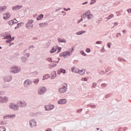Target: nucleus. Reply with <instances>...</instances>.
<instances>
[{"label":"nucleus","mask_w":131,"mask_h":131,"mask_svg":"<svg viewBox=\"0 0 131 131\" xmlns=\"http://www.w3.org/2000/svg\"><path fill=\"white\" fill-rule=\"evenodd\" d=\"M55 52H57V50H51L50 53L51 54H53V53H55Z\"/></svg>","instance_id":"nucleus-38"},{"label":"nucleus","mask_w":131,"mask_h":131,"mask_svg":"<svg viewBox=\"0 0 131 131\" xmlns=\"http://www.w3.org/2000/svg\"><path fill=\"white\" fill-rule=\"evenodd\" d=\"M128 13H131V8L127 10Z\"/></svg>","instance_id":"nucleus-51"},{"label":"nucleus","mask_w":131,"mask_h":131,"mask_svg":"<svg viewBox=\"0 0 131 131\" xmlns=\"http://www.w3.org/2000/svg\"><path fill=\"white\" fill-rule=\"evenodd\" d=\"M9 101V99L7 97H0L1 103H7Z\"/></svg>","instance_id":"nucleus-6"},{"label":"nucleus","mask_w":131,"mask_h":131,"mask_svg":"<svg viewBox=\"0 0 131 131\" xmlns=\"http://www.w3.org/2000/svg\"><path fill=\"white\" fill-rule=\"evenodd\" d=\"M14 39H15V37H12V35H11V38H10L9 39H7L6 40V42L7 43H10V45H9V47L12 46V45H14V42H12V40H14Z\"/></svg>","instance_id":"nucleus-4"},{"label":"nucleus","mask_w":131,"mask_h":131,"mask_svg":"<svg viewBox=\"0 0 131 131\" xmlns=\"http://www.w3.org/2000/svg\"><path fill=\"white\" fill-rule=\"evenodd\" d=\"M93 17H94V15L93 14H91V10H90V12L87 14V18L88 20H91L93 18Z\"/></svg>","instance_id":"nucleus-12"},{"label":"nucleus","mask_w":131,"mask_h":131,"mask_svg":"<svg viewBox=\"0 0 131 131\" xmlns=\"http://www.w3.org/2000/svg\"><path fill=\"white\" fill-rule=\"evenodd\" d=\"M52 50H62V48L59 47V46H54L52 48Z\"/></svg>","instance_id":"nucleus-25"},{"label":"nucleus","mask_w":131,"mask_h":131,"mask_svg":"<svg viewBox=\"0 0 131 131\" xmlns=\"http://www.w3.org/2000/svg\"><path fill=\"white\" fill-rule=\"evenodd\" d=\"M39 27H45V26H43V24L41 23V24H39Z\"/></svg>","instance_id":"nucleus-43"},{"label":"nucleus","mask_w":131,"mask_h":131,"mask_svg":"<svg viewBox=\"0 0 131 131\" xmlns=\"http://www.w3.org/2000/svg\"><path fill=\"white\" fill-rule=\"evenodd\" d=\"M39 81V80L38 79H36L34 80V82L35 83H38Z\"/></svg>","instance_id":"nucleus-33"},{"label":"nucleus","mask_w":131,"mask_h":131,"mask_svg":"<svg viewBox=\"0 0 131 131\" xmlns=\"http://www.w3.org/2000/svg\"><path fill=\"white\" fill-rule=\"evenodd\" d=\"M61 9H62V8H58V9H56L55 12H59V11H60V10H61Z\"/></svg>","instance_id":"nucleus-42"},{"label":"nucleus","mask_w":131,"mask_h":131,"mask_svg":"<svg viewBox=\"0 0 131 131\" xmlns=\"http://www.w3.org/2000/svg\"><path fill=\"white\" fill-rule=\"evenodd\" d=\"M116 37H119V36H121V34L120 33H118L116 34Z\"/></svg>","instance_id":"nucleus-35"},{"label":"nucleus","mask_w":131,"mask_h":131,"mask_svg":"<svg viewBox=\"0 0 131 131\" xmlns=\"http://www.w3.org/2000/svg\"><path fill=\"white\" fill-rule=\"evenodd\" d=\"M126 32L125 30H124L122 31L123 33H124V32Z\"/></svg>","instance_id":"nucleus-56"},{"label":"nucleus","mask_w":131,"mask_h":131,"mask_svg":"<svg viewBox=\"0 0 131 131\" xmlns=\"http://www.w3.org/2000/svg\"><path fill=\"white\" fill-rule=\"evenodd\" d=\"M83 33H85V31H80L76 33L77 35H81V34H83Z\"/></svg>","instance_id":"nucleus-24"},{"label":"nucleus","mask_w":131,"mask_h":131,"mask_svg":"<svg viewBox=\"0 0 131 131\" xmlns=\"http://www.w3.org/2000/svg\"><path fill=\"white\" fill-rule=\"evenodd\" d=\"M82 80H84V81H88V79L86 78H83L82 79Z\"/></svg>","instance_id":"nucleus-44"},{"label":"nucleus","mask_w":131,"mask_h":131,"mask_svg":"<svg viewBox=\"0 0 131 131\" xmlns=\"http://www.w3.org/2000/svg\"><path fill=\"white\" fill-rule=\"evenodd\" d=\"M46 92H47V88H46V87H40L38 90V94H39V95L45 94Z\"/></svg>","instance_id":"nucleus-1"},{"label":"nucleus","mask_w":131,"mask_h":131,"mask_svg":"<svg viewBox=\"0 0 131 131\" xmlns=\"http://www.w3.org/2000/svg\"><path fill=\"white\" fill-rule=\"evenodd\" d=\"M50 77V75L49 74L45 75V76H43V80H45L46 79H48Z\"/></svg>","instance_id":"nucleus-26"},{"label":"nucleus","mask_w":131,"mask_h":131,"mask_svg":"<svg viewBox=\"0 0 131 131\" xmlns=\"http://www.w3.org/2000/svg\"><path fill=\"white\" fill-rule=\"evenodd\" d=\"M56 66V64L53 65V67H55Z\"/></svg>","instance_id":"nucleus-60"},{"label":"nucleus","mask_w":131,"mask_h":131,"mask_svg":"<svg viewBox=\"0 0 131 131\" xmlns=\"http://www.w3.org/2000/svg\"><path fill=\"white\" fill-rule=\"evenodd\" d=\"M84 27H86V25H84Z\"/></svg>","instance_id":"nucleus-57"},{"label":"nucleus","mask_w":131,"mask_h":131,"mask_svg":"<svg viewBox=\"0 0 131 131\" xmlns=\"http://www.w3.org/2000/svg\"><path fill=\"white\" fill-rule=\"evenodd\" d=\"M61 13H62L63 14H63V16H65V15H66V12H65V11H62L61 12Z\"/></svg>","instance_id":"nucleus-50"},{"label":"nucleus","mask_w":131,"mask_h":131,"mask_svg":"<svg viewBox=\"0 0 131 131\" xmlns=\"http://www.w3.org/2000/svg\"><path fill=\"white\" fill-rule=\"evenodd\" d=\"M0 131H6V128L5 127H0Z\"/></svg>","instance_id":"nucleus-32"},{"label":"nucleus","mask_w":131,"mask_h":131,"mask_svg":"<svg viewBox=\"0 0 131 131\" xmlns=\"http://www.w3.org/2000/svg\"><path fill=\"white\" fill-rule=\"evenodd\" d=\"M6 10H7V7L6 6L0 7V13L5 12V11H6Z\"/></svg>","instance_id":"nucleus-18"},{"label":"nucleus","mask_w":131,"mask_h":131,"mask_svg":"<svg viewBox=\"0 0 131 131\" xmlns=\"http://www.w3.org/2000/svg\"><path fill=\"white\" fill-rule=\"evenodd\" d=\"M23 8V6L22 5H16L15 6L12 7V11H17L18 10H20Z\"/></svg>","instance_id":"nucleus-5"},{"label":"nucleus","mask_w":131,"mask_h":131,"mask_svg":"<svg viewBox=\"0 0 131 131\" xmlns=\"http://www.w3.org/2000/svg\"><path fill=\"white\" fill-rule=\"evenodd\" d=\"M11 17L10 13L9 12L6 13V14H4L3 19L6 20V19H9Z\"/></svg>","instance_id":"nucleus-11"},{"label":"nucleus","mask_w":131,"mask_h":131,"mask_svg":"<svg viewBox=\"0 0 131 131\" xmlns=\"http://www.w3.org/2000/svg\"><path fill=\"white\" fill-rule=\"evenodd\" d=\"M18 103L20 104L21 107H25L26 106V102L24 101H18Z\"/></svg>","instance_id":"nucleus-14"},{"label":"nucleus","mask_w":131,"mask_h":131,"mask_svg":"<svg viewBox=\"0 0 131 131\" xmlns=\"http://www.w3.org/2000/svg\"><path fill=\"white\" fill-rule=\"evenodd\" d=\"M43 24V26L45 27L48 25V23H42Z\"/></svg>","instance_id":"nucleus-49"},{"label":"nucleus","mask_w":131,"mask_h":131,"mask_svg":"<svg viewBox=\"0 0 131 131\" xmlns=\"http://www.w3.org/2000/svg\"><path fill=\"white\" fill-rule=\"evenodd\" d=\"M64 10L66 11H70L71 9L70 8H68V9H66V8H63Z\"/></svg>","instance_id":"nucleus-40"},{"label":"nucleus","mask_w":131,"mask_h":131,"mask_svg":"<svg viewBox=\"0 0 131 131\" xmlns=\"http://www.w3.org/2000/svg\"><path fill=\"white\" fill-rule=\"evenodd\" d=\"M10 38H11V34L8 33H6L4 39H10Z\"/></svg>","instance_id":"nucleus-17"},{"label":"nucleus","mask_w":131,"mask_h":131,"mask_svg":"<svg viewBox=\"0 0 131 131\" xmlns=\"http://www.w3.org/2000/svg\"><path fill=\"white\" fill-rule=\"evenodd\" d=\"M52 109H54V105H47L45 106L46 111H50V110H52Z\"/></svg>","instance_id":"nucleus-7"},{"label":"nucleus","mask_w":131,"mask_h":131,"mask_svg":"<svg viewBox=\"0 0 131 131\" xmlns=\"http://www.w3.org/2000/svg\"><path fill=\"white\" fill-rule=\"evenodd\" d=\"M102 41H97L96 42V43L97 45H101V43H102Z\"/></svg>","instance_id":"nucleus-37"},{"label":"nucleus","mask_w":131,"mask_h":131,"mask_svg":"<svg viewBox=\"0 0 131 131\" xmlns=\"http://www.w3.org/2000/svg\"><path fill=\"white\" fill-rule=\"evenodd\" d=\"M33 23V20H29L28 22V23H27V24H31V25H33L32 23Z\"/></svg>","instance_id":"nucleus-30"},{"label":"nucleus","mask_w":131,"mask_h":131,"mask_svg":"<svg viewBox=\"0 0 131 131\" xmlns=\"http://www.w3.org/2000/svg\"><path fill=\"white\" fill-rule=\"evenodd\" d=\"M12 24H17V23H18V21L16 18L12 19Z\"/></svg>","instance_id":"nucleus-27"},{"label":"nucleus","mask_w":131,"mask_h":131,"mask_svg":"<svg viewBox=\"0 0 131 131\" xmlns=\"http://www.w3.org/2000/svg\"><path fill=\"white\" fill-rule=\"evenodd\" d=\"M43 18V14H41L37 17L36 19L37 21H39V20H41V19H42Z\"/></svg>","instance_id":"nucleus-21"},{"label":"nucleus","mask_w":131,"mask_h":131,"mask_svg":"<svg viewBox=\"0 0 131 131\" xmlns=\"http://www.w3.org/2000/svg\"><path fill=\"white\" fill-rule=\"evenodd\" d=\"M102 50H104V47H103V48L102 49Z\"/></svg>","instance_id":"nucleus-64"},{"label":"nucleus","mask_w":131,"mask_h":131,"mask_svg":"<svg viewBox=\"0 0 131 131\" xmlns=\"http://www.w3.org/2000/svg\"><path fill=\"white\" fill-rule=\"evenodd\" d=\"M96 2H97V0H92L90 3V5H94Z\"/></svg>","instance_id":"nucleus-31"},{"label":"nucleus","mask_w":131,"mask_h":131,"mask_svg":"<svg viewBox=\"0 0 131 131\" xmlns=\"http://www.w3.org/2000/svg\"><path fill=\"white\" fill-rule=\"evenodd\" d=\"M8 24H9V25H13V21L12 20H10L8 22Z\"/></svg>","instance_id":"nucleus-36"},{"label":"nucleus","mask_w":131,"mask_h":131,"mask_svg":"<svg viewBox=\"0 0 131 131\" xmlns=\"http://www.w3.org/2000/svg\"><path fill=\"white\" fill-rule=\"evenodd\" d=\"M2 48L0 46V50H2Z\"/></svg>","instance_id":"nucleus-61"},{"label":"nucleus","mask_w":131,"mask_h":131,"mask_svg":"<svg viewBox=\"0 0 131 131\" xmlns=\"http://www.w3.org/2000/svg\"><path fill=\"white\" fill-rule=\"evenodd\" d=\"M32 82L30 81V80H27L24 82V86H28V85L31 84Z\"/></svg>","instance_id":"nucleus-13"},{"label":"nucleus","mask_w":131,"mask_h":131,"mask_svg":"<svg viewBox=\"0 0 131 131\" xmlns=\"http://www.w3.org/2000/svg\"><path fill=\"white\" fill-rule=\"evenodd\" d=\"M56 76H57V75L56 74V72H54L52 73V76L51 77H52V79L55 78V77H56Z\"/></svg>","instance_id":"nucleus-29"},{"label":"nucleus","mask_w":131,"mask_h":131,"mask_svg":"<svg viewBox=\"0 0 131 131\" xmlns=\"http://www.w3.org/2000/svg\"><path fill=\"white\" fill-rule=\"evenodd\" d=\"M58 74H60L61 73H66V70L63 69H61L59 71L57 72Z\"/></svg>","instance_id":"nucleus-22"},{"label":"nucleus","mask_w":131,"mask_h":131,"mask_svg":"<svg viewBox=\"0 0 131 131\" xmlns=\"http://www.w3.org/2000/svg\"><path fill=\"white\" fill-rule=\"evenodd\" d=\"M30 124L32 127L33 126H36V122L34 120H31L30 121Z\"/></svg>","instance_id":"nucleus-8"},{"label":"nucleus","mask_w":131,"mask_h":131,"mask_svg":"<svg viewBox=\"0 0 131 131\" xmlns=\"http://www.w3.org/2000/svg\"><path fill=\"white\" fill-rule=\"evenodd\" d=\"M46 131H52L51 128H48Z\"/></svg>","instance_id":"nucleus-55"},{"label":"nucleus","mask_w":131,"mask_h":131,"mask_svg":"<svg viewBox=\"0 0 131 131\" xmlns=\"http://www.w3.org/2000/svg\"><path fill=\"white\" fill-rule=\"evenodd\" d=\"M34 39H37V38L35 37V38H34Z\"/></svg>","instance_id":"nucleus-58"},{"label":"nucleus","mask_w":131,"mask_h":131,"mask_svg":"<svg viewBox=\"0 0 131 131\" xmlns=\"http://www.w3.org/2000/svg\"><path fill=\"white\" fill-rule=\"evenodd\" d=\"M113 17H114V15L111 14L106 18V19H107V20H110V19L113 18Z\"/></svg>","instance_id":"nucleus-28"},{"label":"nucleus","mask_w":131,"mask_h":131,"mask_svg":"<svg viewBox=\"0 0 131 131\" xmlns=\"http://www.w3.org/2000/svg\"><path fill=\"white\" fill-rule=\"evenodd\" d=\"M26 27H27L28 28V29H32V28L33 27V25L26 24Z\"/></svg>","instance_id":"nucleus-20"},{"label":"nucleus","mask_w":131,"mask_h":131,"mask_svg":"<svg viewBox=\"0 0 131 131\" xmlns=\"http://www.w3.org/2000/svg\"><path fill=\"white\" fill-rule=\"evenodd\" d=\"M67 102L66 99H63L58 101V104H66Z\"/></svg>","instance_id":"nucleus-16"},{"label":"nucleus","mask_w":131,"mask_h":131,"mask_svg":"<svg viewBox=\"0 0 131 131\" xmlns=\"http://www.w3.org/2000/svg\"><path fill=\"white\" fill-rule=\"evenodd\" d=\"M23 25H24V23H18L17 25V26H16L14 28V29H18V28H20V27H21V26H22Z\"/></svg>","instance_id":"nucleus-19"},{"label":"nucleus","mask_w":131,"mask_h":131,"mask_svg":"<svg viewBox=\"0 0 131 131\" xmlns=\"http://www.w3.org/2000/svg\"><path fill=\"white\" fill-rule=\"evenodd\" d=\"M12 117H15V115L12 116Z\"/></svg>","instance_id":"nucleus-63"},{"label":"nucleus","mask_w":131,"mask_h":131,"mask_svg":"<svg viewBox=\"0 0 131 131\" xmlns=\"http://www.w3.org/2000/svg\"><path fill=\"white\" fill-rule=\"evenodd\" d=\"M107 47L109 48H111V43L110 42L107 43Z\"/></svg>","instance_id":"nucleus-41"},{"label":"nucleus","mask_w":131,"mask_h":131,"mask_svg":"<svg viewBox=\"0 0 131 131\" xmlns=\"http://www.w3.org/2000/svg\"><path fill=\"white\" fill-rule=\"evenodd\" d=\"M85 51L87 53H90V52H91V50H86Z\"/></svg>","instance_id":"nucleus-53"},{"label":"nucleus","mask_w":131,"mask_h":131,"mask_svg":"<svg viewBox=\"0 0 131 131\" xmlns=\"http://www.w3.org/2000/svg\"><path fill=\"white\" fill-rule=\"evenodd\" d=\"M10 108L11 109H14V110H18V106H17L14 104H11L10 105Z\"/></svg>","instance_id":"nucleus-15"},{"label":"nucleus","mask_w":131,"mask_h":131,"mask_svg":"<svg viewBox=\"0 0 131 131\" xmlns=\"http://www.w3.org/2000/svg\"><path fill=\"white\" fill-rule=\"evenodd\" d=\"M66 91H67V87L66 86H63V88H61L59 90V93H66Z\"/></svg>","instance_id":"nucleus-9"},{"label":"nucleus","mask_w":131,"mask_h":131,"mask_svg":"<svg viewBox=\"0 0 131 131\" xmlns=\"http://www.w3.org/2000/svg\"><path fill=\"white\" fill-rule=\"evenodd\" d=\"M58 42H67V41L65 39H62L61 38H58Z\"/></svg>","instance_id":"nucleus-23"},{"label":"nucleus","mask_w":131,"mask_h":131,"mask_svg":"<svg viewBox=\"0 0 131 131\" xmlns=\"http://www.w3.org/2000/svg\"><path fill=\"white\" fill-rule=\"evenodd\" d=\"M101 21H103V19H102V18H100L99 20L96 21V23H99V22H101Z\"/></svg>","instance_id":"nucleus-39"},{"label":"nucleus","mask_w":131,"mask_h":131,"mask_svg":"<svg viewBox=\"0 0 131 131\" xmlns=\"http://www.w3.org/2000/svg\"><path fill=\"white\" fill-rule=\"evenodd\" d=\"M118 25V23H114V26H117Z\"/></svg>","instance_id":"nucleus-52"},{"label":"nucleus","mask_w":131,"mask_h":131,"mask_svg":"<svg viewBox=\"0 0 131 131\" xmlns=\"http://www.w3.org/2000/svg\"><path fill=\"white\" fill-rule=\"evenodd\" d=\"M60 56L61 57H63V58H67V57H69V56H70V53L68 52V51L64 52H62L60 54Z\"/></svg>","instance_id":"nucleus-3"},{"label":"nucleus","mask_w":131,"mask_h":131,"mask_svg":"<svg viewBox=\"0 0 131 131\" xmlns=\"http://www.w3.org/2000/svg\"><path fill=\"white\" fill-rule=\"evenodd\" d=\"M71 50H74V47H73Z\"/></svg>","instance_id":"nucleus-59"},{"label":"nucleus","mask_w":131,"mask_h":131,"mask_svg":"<svg viewBox=\"0 0 131 131\" xmlns=\"http://www.w3.org/2000/svg\"><path fill=\"white\" fill-rule=\"evenodd\" d=\"M80 54H81V55H82L83 56H86V54H85V53H84V51H81L80 52Z\"/></svg>","instance_id":"nucleus-34"},{"label":"nucleus","mask_w":131,"mask_h":131,"mask_svg":"<svg viewBox=\"0 0 131 131\" xmlns=\"http://www.w3.org/2000/svg\"><path fill=\"white\" fill-rule=\"evenodd\" d=\"M83 19L81 18L80 20H79L77 22V24H78V23H80V22H81V21H83Z\"/></svg>","instance_id":"nucleus-46"},{"label":"nucleus","mask_w":131,"mask_h":131,"mask_svg":"<svg viewBox=\"0 0 131 131\" xmlns=\"http://www.w3.org/2000/svg\"><path fill=\"white\" fill-rule=\"evenodd\" d=\"M47 60H48V61H49V62L52 61V58H48L47 59Z\"/></svg>","instance_id":"nucleus-48"},{"label":"nucleus","mask_w":131,"mask_h":131,"mask_svg":"<svg viewBox=\"0 0 131 131\" xmlns=\"http://www.w3.org/2000/svg\"><path fill=\"white\" fill-rule=\"evenodd\" d=\"M86 50H90V48H86Z\"/></svg>","instance_id":"nucleus-62"},{"label":"nucleus","mask_w":131,"mask_h":131,"mask_svg":"<svg viewBox=\"0 0 131 131\" xmlns=\"http://www.w3.org/2000/svg\"><path fill=\"white\" fill-rule=\"evenodd\" d=\"M11 72L13 73H18V72H20V68L14 66L11 68Z\"/></svg>","instance_id":"nucleus-2"},{"label":"nucleus","mask_w":131,"mask_h":131,"mask_svg":"<svg viewBox=\"0 0 131 131\" xmlns=\"http://www.w3.org/2000/svg\"><path fill=\"white\" fill-rule=\"evenodd\" d=\"M106 84L105 83H103L102 84H101V86H103V88H105L106 86Z\"/></svg>","instance_id":"nucleus-47"},{"label":"nucleus","mask_w":131,"mask_h":131,"mask_svg":"<svg viewBox=\"0 0 131 131\" xmlns=\"http://www.w3.org/2000/svg\"><path fill=\"white\" fill-rule=\"evenodd\" d=\"M88 2H84V3H82V5H86V4H88Z\"/></svg>","instance_id":"nucleus-54"},{"label":"nucleus","mask_w":131,"mask_h":131,"mask_svg":"<svg viewBox=\"0 0 131 131\" xmlns=\"http://www.w3.org/2000/svg\"><path fill=\"white\" fill-rule=\"evenodd\" d=\"M30 49H34V46L32 45L31 46L29 47V50H30Z\"/></svg>","instance_id":"nucleus-45"},{"label":"nucleus","mask_w":131,"mask_h":131,"mask_svg":"<svg viewBox=\"0 0 131 131\" xmlns=\"http://www.w3.org/2000/svg\"><path fill=\"white\" fill-rule=\"evenodd\" d=\"M89 13H90V10L88 11H85V12H84L81 15V17L82 18V19H84V18H86V17L88 16V14H89Z\"/></svg>","instance_id":"nucleus-10"}]
</instances>
